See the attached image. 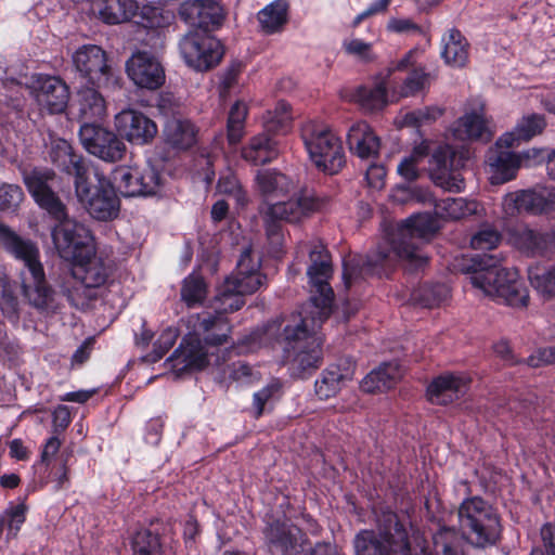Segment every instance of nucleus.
I'll list each match as a JSON object with an SVG mask.
<instances>
[{"label":"nucleus","mask_w":555,"mask_h":555,"mask_svg":"<svg viewBox=\"0 0 555 555\" xmlns=\"http://www.w3.org/2000/svg\"><path fill=\"white\" fill-rule=\"evenodd\" d=\"M51 218L57 222L52 230V238L62 258L72 261L87 247H93L91 232L85 224L68 217L66 206L63 217Z\"/></svg>","instance_id":"obj_16"},{"label":"nucleus","mask_w":555,"mask_h":555,"mask_svg":"<svg viewBox=\"0 0 555 555\" xmlns=\"http://www.w3.org/2000/svg\"><path fill=\"white\" fill-rule=\"evenodd\" d=\"M468 159V151L450 145L440 146L433 155L431 179L434 183L449 192H462L465 183L460 173Z\"/></svg>","instance_id":"obj_15"},{"label":"nucleus","mask_w":555,"mask_h":555,"mask_svg":"<svg viewBox=\"0 0 555 555\" xmlns=\"http://www.w3.org/2000/svg\"><path fill=\"white\" fill-rule=\"evenodd\" d=\"M256 185L266 201V207L280 198H287L295 189L294 182L284 173L273 169L258 170Z\"/></svg>","instance_id":"obj_29"},{"label":"nucleus","mask_w":555,"mask_h":555,"mask_svg":"<svg viewBox=\"0 0 555 555\" xmlns=\"http://www.w3.org/2000/svg\"><path fill=\"white\" fill-rule=\"evenodd\" d=\"M397 173L403 181L416 183V146L400 159L397 166Z\"/></svg>","instance_id":"obj_58"},{"label":"nucleus","mask_w":555,"mask_h":555,"mask_svg":"<svg viewBox=\"0 0 555 555\" xmlns=\"http://www.w3.org/2000/svg\"><path fill=\"white\" fill-rule=\"evenodd\" d=\"M276 156L275 143L266 134H258L251 138L248 145L242 150V157L253 165H263Z\"/></svg>","instance_id":"obj_39"},{"label":"nucleus","mask_w":555,"mask_h":555,"mask_svg":"<svg viewBox=\"0 0 555 555\" xmlns=\"http://www.w3.org/2000/svg\"><path fill=\"white\" fill-rule=\"evenodd\" d=\"M418 292V307L424 308H435L448 297V288L443 284L426 285Z\"/></svg>","instance_id":"obj_49"},{"label":"nucleus","mask_w":555,"mask_h":555,"mask_svg":"<svg viewBox=\"0 0 555 555\" xmlns=\"http://www.w3.org/2000/svg\"><path fill=\"white\" fill-rule=\"evenodd\" d=\"M179 15L192 26L209 29L221 24L223 10L216 0H185L180 4Z\"/></svg>","instance_id":"obj_26"},{"label":"nucleus","mask_w":555,"mask_h":555,"mask_svg":"<svg viewBox=\"0 0 555 555\" xmlns=\"http://www.w3.org/2000/svg\"><path fill=\"white\" fill-rule=\"evenodd\" d=\"M544 150L529 149L522 153L511 151H490L487 164L490 169V182L503 184L516 178L519 168L530 166L532 160L543 158Z\"/></svg>","instance_id":"obj_20"},{"label":"nucleus","mask_w":555,"mask_h":555,"mask_svg":"<svg viewBox=\"0 0 555 555\" xmlns=\"http://www.w3.org/2000/svg\"><path fill=\"white\" fill-rule=\"evenodd\" d=\"M262 537L270 555H308L306 532L287 519H267Z\"/></svg>","instance_id":"obj_13"},{"label":"nucleus","mask_w":555,"mask_h":555,"mask_svg":"<svg viewBox=\"0 0 555 555\" xmlns=\"http://www.w3.org/2000/svg\"><path fill=\"white\" fill-rule=\"evenodd\" d=\"M354 555H412L409 533L395 521L390 529L359 531L353 539Z\"/></svg>","instance_id":"obj_12"},{"label":"nucleus","mask_w":555,"mask_h":555,"mask_svg":"<svg viewBox=\"0 0 555 555\" xmlns=\"http://www.w3.org/2000/svg\"><path fill=\"white\" fill-rule=\"evenodd\" d=\"M238 74V66H232L223 73L218 86V91L222 100H225L227 95L237 86Z\"/></svg>","instance_id":"obj_63"},{"label":"nucleus","mask_w":555,"mask_h":555,"mask_svg":"<svg viewBox=\"0 0 555 555\" xmlns=\"http://www.w3.org/2000/svg\"><path fill=\"white\" fill-rule=\"evenodd\" d=\"M416 55L414 51H410L402 57L396 65L397 70H409L411 75L405 79V86L403 87L402 94H413L416 90V78L415 73Z\"/></svg>","instance_id":"obj_56"},{"label":"nucleus","mask_w":555,"mask_h":555,"mask_svg":"<svg viewBox=\"0 0 555 555\" xmlns=\"http://www.w3.org/2000/svg\"><path fill=\"white\" fill-rule=\"evenodd\" d=\"M348 101L361 104H387V87L384 79L377 80L373 86L358 87Z\"/></svg>","instance_id":"obj_44"},{"label":"nucleus","mask_w":555,"mask_h":555,"mask_svg":"<svg viewBox=\"0 0 555 555\" xmlns=\"http://www.w3.org/2000/svg\"><path fill=\"white\" fill-rule=\"evenodd\" d=\"M531 286L544 298L555 296V266L550 268L531 267L528 271Z\"/></svg>","instance_id":"obj_41"},{"label":"nucleus","mask_w":555,"mask_h":555,"mask_svg":"<svg viewBox=\"0 0 555 555\" xmlns=\"http://www.w3.org/2000/svg\"><path fill=\"white\" fill-rule=\"evenodd\" d=\"M260 267V258L254 257L250 248L243 250L235 273L224 281L228 289H235L236 293L243 296L258 291L266 282V276L261 274Z\"/></svg>","instance_id":"obj_21"},{"label":"nucleus","mask_w":555,"mask_h":555,"mask_svg":"<svg viewBox=\"0 0 555 555\" xmlns=\"http://www.w3.org/2000/svg\"><path fill=\"white\" fill-rule=\"evenodd\" d=\"M113 183L124 196H151L160 188V176L151 166H118L112 172Z\"/></svg>","instance_id":"obj_17"},{"label":"nucleus","mask_w":555,"mask_h":555,"mask_svg":"<svg viewBox=\"0 0 555 555\" xmlns=\"http://www.w3.org/2000/svg\"><path fill=\"white\" fill-rule=\"evenodd\" d=\"M179 48L186 65L199 72L218 65L224 53L223 46L217 38L197 31L184 35Z\"/></svg>","instance_id":"obj_14"},{"label":"nucleus","mask_w":555,"mask_h":555,"mask_svg":"<svg viewBox=\"0 0 555 555\" xmlns=\"http://www.w3.org/2000/svg\"><path fill=\"white\" fill-rule=\"evenodd\" d=\"M416 214L385 230L382 241L363 263L367 273L382 274L400 264L413 271L416 263Z\"/></svg>","instance_id":"obj_4"},{"label":"nucleus","mask_w":555,"mask_h":555,"mask_svg":"<svg viewBox=\"0 0 555 555\" xmlns=\"http://www.w3.org/2000/svg\"><path fill=\"white\" fill-rule=\"evenodd\" d=\"M546 120L543 115L528 114L522 116L516 124L518 135L524 142L543 133L546 128Z\"/></svg>","instance_id":"obj_46"},{"label":"nucleus","mask_w":555,"mask_h":555,"mask_svg":"<svg viewBox=\"0 0 555 555\" xmlns=\"http://www.w3.org/2000/svg\"><path fill=\"white\" fill-rule=\"evenodd\" d=\"M0 309L10 319H16L17 298L13 295L8 284L0 279Z\"/></svg>","instance_id":"obj_59"},{"label":"nucleus","mask_w":555,"mask_h":555,"mask_svg":"<svg viewBox=\"0 0 555 555\" xmlns=\"http://www.w3.org/2000/svg\"><path fill=\"white\" fill-rule=\"evenodd\" d=\"M28 89L39 103L67 104L70 99L68 86L55 76L36 74L31 77Z\"/></svg>","instance_id":"obj_28"},{"label":"nucleus","mask_w":555,"mask_h":555,"mask_svg":"<svg viewBox=\"0 0 555 555\" xmlns=\"http://www.w3.org/2000/svg\"><path fill=\"white\" fill-rule=\"evenodd\" d=\"M434 545L437 552L443 555H462L460 551L459 532L451 527H441L433 534Z\"/></svg>","instance_id":"obj_45"},{"label":"nucleus","mask_w":555,"mask_h":555,"mask_svg":"<svg viewBox=\"0 0 555 555\" xmlns=\"http://www.w3.org/2000/svg\"><path fill=\"white\" fill-rule=\"evenodd\" d=\"M73 63L86 83L90 85L85 89H78L76 101L86 104H99L104 102L102 94L95 89L107 80L106 53L99 46L86 44L80 47L73 54Z\"/></svg>","instance_id":"obj_10"},{"label":"nucleus","mask_w":555,"mask_h":555,"mask_svg":"<svg viewBox=\"0 0 555 555\" xmlns=\"http://www.w3.org/2000/svg\"><path fill=\"white\" fill-rule=\"evenodd\" d=\"M311 264L307 274L311 286V309L306 315L292 314L275 320L263 330L261 340L275 339L283 347L284 359L292 375L305 378L322 363L323 338L318 328L332 312L334 292L330 285L332 264L325 246L315 242L309 248Z\"/></svg>","instance_id":"obj_1"},{"label":"nucleus","mask_w":555,"mask_h":555,"mask_svg":"<svg viewBox=\"0 0 555 555\" xmlns=\"http://www.w3.org/2000/svg\"><path fill=\"white\" fill-rule=\"evenodd\" d=\"M178 338V332L173 327L164 330L154 344L153 352L151 353L152 361H157L175 345Z\"/></svg>","instance_id":"obj_57"},{"label":"nucleus","mask_w":555,"mask_h":555,"mask_svg":"<svg viewBox=\"0 0 555 555\" xmlns=\"http://www.w3.org/2000/svg\"><path fill=\"white\" fill-rule=\"evenodd\" d=\"M416 198V183L415 182H400L391 190L390 199L400 205L414 202Z\"/></svg>","instance_id":"obj_60"},{"label":"nucleus","mask_w":555,"mask_h":555,"mask_svg":"<svg viewBox=\"0 0 555 555\" xmlns=\"http://www.w3.org/2000/svg\"><path fill=\"white\" fill-rule=\"evenodd\" d=\"M197 130L186 119L172 118L165 126L167 141L175 147L185 150L196 142Z\"/></svg>","instance_id":"obj_38"},{"label":"nucleus","mask_w":555,"mask_h":555,"mask_svg":"<svg viewBox=\"0 0 555 555\" xmlns=\"http://www.w3.org/2000/svg\"><path fill=\"white\" fill-rule=\"evenodd\" d=\"M24 198L21 186L16 184H3L0 186V209L15 210Z\"/></svg>","instance_id":"obj_54"},{"label":"nucleus","mask_w":555,"mask_h":555,"mask_svg":"<svg viewBox=\"0 0 555 555\" xmlns=\"http://www.w3.org/2000/svg\"><path fill=\"white\" fill-rule=\"evenodd\" d=\"M106 106H81L80 141L88 153L106 163H117L126 154L127 146L113 131L101 127Z\"/></svg>","instance_id":"obj_8"},{"label":"nucleus","mask_w":555,"mask_h":555,"mask_svg":"<svg viewBox=\"0 0 555 555\" xmlns=\"http://www.w3.org/2000/svg\"><path fill=\"white\" fill-rule=\"evenodd\" d=\"M501 242L500 233L492 228H485L475 233L470 238V246L477 250H490Z\"/></svg>","instance_id":"obj_51"},{"label":"nucleus","mask_w":555,"mask_h":555,"mask_svg":"<svg viewBox=\"0 0 555 555\" xmlns=\"http://www.w3.org/2000/svg\"><path fill=\"white\" fill-rule=\"evenodd\" d=\"M63 440L59 435L52 434V436L46 441L42 447L40 454V462L44 465L46 469L54 470V464L60 463V456L56 455L60 452Z\"/></svg>","instance_id":"obj_52"},{"label":"nucleus","mask_w":555,"mask_h":555,"mask_svg":"<svg viewBox=\"0 0 555 555\" xmlns=\"http://www.w3.org/2000/svg\"><path fill=\"white\" fill-rule=\"evenodd\" d=\"M207 296V285L198 274H190L183 280L181 299L189 307L202 305Z\"/></svg>","instance_id":"obj_42"},{"label":"nucleus","mask_w":555,"mask_h":555,"mask_svg":"<svg viewBox=\"0 0 555 555\" xmlns=\"http://www.w3.org/2000/svg\"><path fill=\"white\" fill-rule=\"evenodd\" d=\"M402 377L397 362H386L372 370L361 382V389L367 393L382 392L392 388Z\"/></svg>","instance_id":"obj_36"},{"label":"nucleus","mask_w":555,"mask_h":555,"mask_svg":"<svg viewBox=\"0 0 555 555\" xmlns=\"http://www.w3.org/2000/svg\"><path fill=\"white\" fill-rule=\"evenodd\" d=\"M52 163L75 177L79 181L88 175V167L82 157L74 153L72 145L66 140H56L50 151Z\"/></svg>","instance_id":"obj_35"},{"label":"nucleus","mask_w":555,"mask_h":555,"mask_svg":"<svg viewBox=\"0 0 555 555\" xmlns=\"http://www.w3.org/2000/svg\"><path fill=\"white\" fill-rule=\"evenodd\" d=\"M27 506L23 503L5 511V524L8 525V538H15L26 519Z\"/></svg>","instance_id":"obj_55"},{"label":"nucleus","mask_w":555,"mask_h":555,"mask_svg":"<svg viewBox=\"0 0 555 555\" xmlns=\"http://www.w3.org/2000/svg\"><path fill=\"white\" fill-rule=\"evenodd\" d=\"M428 206V209H418V241H429L440 229L439 218L462 219L475 215L479 210V203L463 197H447L437 202L429 192L418 189V205Z\"/></svg>","instance_id":"obj_9"},{"label":"nucleus","mask_w":555,"mask_h":555,"mask_svg":"<svg viewBox=\"0 0 555 555\" xmlns=\"http://www.w3.org/2000/svg\"><path fill=\"white\" fill-rule=\"evenodd\" d=\"M528 365L540 367L555 363V345L538 349L527 359Z\"/></svg>","instance_id":"obj_64"},{"label":"nucleus","mask_w":555,"mask_h":555,"mask_svg":"<svg viewBox=\"0 0 555 555\" xmlns=\"http://www.w3.org/2000/svg\"><path fill=\"white\" fill-rule=\"evenodd\" d=\"M114 124L118 134L132 144H146L157 133L156 124L144 114L131 107H127L116 114Z\"/></svg>","instance_id":"obj_22"},{"label":"nucleus","mask_w":555,"mask_h":555,"mask_svg":"<svg viewBox=\"0 0 555 555\" xmlns=\"http://www.w3.org/2000/svg\"><path fill=\"white\" fill-rule=\"evenodd\" d=\"M247 106H231L228 116V140L232 145L237 144L244 135V125Z\"/></svg>","instance_id":"obj_48"},{"label":"nucleus","mask_w":555,"mask_h":555,"mask_svg":"<svg viewBox=\"0 0 555 555\" xmlns=\"http://www.w3.org/2000/svg\"><path fill=\"white\" fill-rule=\"evenodd\" d=\"M158 547V539L149 530L138 531L132 540L133 555H152Z\"/></svg>","instance_id":"obj_53"},{"label":"nucleus","mask_w":555,"mask_h":555,"mask_svg":"<svg viewBox=\"0 0 555 555\" xmlns=\"http://www.w3.org/2000/svg\"><path fill=\"white\" fill-rule=\"evenodd\" d=\"M462 538L474 547L495 545L502 533L496 511L483 499L473 496L464 500L457 511Z\"/></svg>","instance_id":"obj_6"},{"label":"nucleus","mask_w":555,"mask_h":555,"mask_svg":"<svg viewBox=\"0 0 555 555\" xmlns=\"http://www.w3.org/2000/svg\"><path fill=\"white\" fill-rule=\"evenodd\" d=\"M543 197L540 191L519 190L503 197L502 207L506 215L515 216L520 212L540 215L545 212Z\"/></svg>","instance_id":"obj_33"},{"label":"nucleus","mask_w":555,"mask_h":555,"mask_svg":"<svg viewBox=\"0 0 555 555\" xmlns=\"http://www.w3.org/2000/svg\"><path fill=\"white\" fill-rule=\"evenodd\" d=\"M514 242L524 251L542 254L547 244L546 235L528 228H519L514 233Z\"/></svg>","instance_id":"obj_43"},{"label":"nucleus","mask_w":555,"mask_h":555,"mask_svg":"<svg viewBox=\"0 0 555 555\" xmlns=\"http://www.w3.org/2000/svg\"><path fill=\"white\" fill-rule=\"evenodd\" d=\"M243 305V295L235 289H228L227 284L223 283L215 298V313L203 311L186 318L189 333L167 360L170 367L178 375L186 371L204 369L209 363L208 348L228 341L231 326L224 314L237 311Z\"/></svg>","instance_id":"obj_2"},{"label":"nucleus","mask_w":555,"mask_h":555,"mask_svg":"<svg viewBox=\"0 0 555 555\" xmlns=\"http://www.w3.org/2000/svg\"><path fill=\"white\" fill-rule=\"evenodd\" d=\"M441 57L453 68H463L469 61V43L460 30L449 29L441 39Z\"/></svg>","instance_id":"obj_34"},{"label":"nucleus","mask_w":555,"mask_h":555,"mask_svg":"<svg viewBox=\"0 0 555 555\" xmlns=\"http://www.w3.org/2000/svg\"><path fill=\"white\" fill-rule=\"evenodd\" d=\"M467 379L455 375L437 377L427 388V397L431 403L448 404L463 396Z\"/></svg>","instance_id":"obj_32"},{"label":"nucleus","mask_w":555,"mask_h":555,"mask_svg":"<svg viewBox=\"0 0 555 555\" xmlns=\"http://www.w3.org/2000/svg\"><path fill=\"white\" fill-rule=\"evenodd\" d=\"M354 369L356 363L350 358L339 359L328 365L315 382L317 396L322 400L334 397L345 382L353 378Z\"/></svg>","instance_id":"obj_27"},{"label":"nucleus","mask_w":555,"mask_h":555,"mask_svg":"<svg viewBox=\"0 0 555 555\" xmlns=\"http://www.w3.org/2000/svg\"><path fill=\"white\" fill-rule=\"evenodd\" d=\"M70 411L66 405H57L52 412V434L61 435L70 424Z\"/></svg>","instance_id":"obj_62"},{"label":"nucleus","mask_w":555,"mask_h":555,"mask_svg":"<svg viewBox=\"0 0 555 555\" xmlns=\"http://www.w3.org/2000/svg\"><path fill=\"white\" fill-rule=\"evenodd\" d=\"M0 243L15 259L23 262L20 279L24 296L33 306L46 307L51 297V288L46 280L38 246L30 240L21 237L1 222Z\"/></svg>","instance_id":"obj_5"},{"label":"nucleus","mask_w":555,"mask_h":555,"mask_svg":"<svg viewBox=\"0 0 555 555\" xmlns=\"http://www.w3.org/2000/svg\"><path fill=\"white\" fill-rule=\"evenodd\" d=\"M450 131L460 141L489 143L496 128L491 117L481 111H473L455 120Z\"/></svg>","instance_id":"obj_23"},{"label":"nucleus","mask_w":555,"mask_h":555,"mask_svg":"<svg viewBox=\"0 0 555 555\" xmlns=\"http://www.w3.org/2000/svg\"><path fill=\"white\" fill-rule=\"evenodd\" d=\"M56 175L49 168H34L24 172V183L36 204L50 217H63L65 204L54 192Z\"/></svg>","instance_id":"obj_19"},{"label":"nucleus","mask_w":555,"mask_h":555,"mask_svg":"<svg viewBox=\"0 0 555 555\" xmlns=\"http://www.w3.org/2000/svg\"><path fill=\"white\" fill-rule=\"evenodd\" d=\"M92 10L103 23L116 25L134 17L139 5L135 0H93Z\"/></svg>","instance_id":"obj_31"},{"label":"nucleus","mask_w":555,"mask_h":555,"mask_svg":"<svg viewBox=\"0 0 555 555\" xmlns=\"http://www.w3.org/2000/svg\"><path fill=\"white\" fill-rule=\"evenodd\" d=\"M288 17V2L274 0L257 14L260 28L266 34H275L283 29Z\"/></svg>","instance_id":"obj_37"},{"label":"nucleus","mask_w":555,"mask_h":555,"mask_svg":"<svg viewBox=\"0 0 555 555\" xmlns=\"http://www.w3.org/2000/svg\"><path fill=\"white\" fill-rule=\"evenodd\" d=\"M175 21L173 11L156 5H143L139 13V23L144 28L162 30Z\"/></svg>","instance_id":"obj_40"},{"label":"nucleus","mask_w":555,"mask_h":555,"mask_svg":"<svg viewBox=\"0 0 555 555\" xmlns=\"http://www.w3.org/2000/svg\"><path fill=\"white\" fill-rule=\"evenodd\" d=\"M96 178L95 186L88 182V175L79 181H74L77 199L92 218L100 221L112 220L119 214V197L109 180L99 173Z\"/></svg>","instance_id":"obj_11"},{"label":"nucleus","mask_w":555,"mask_h":555,"mask_svg":"<svg viewBox=\"0 0 555 555\" xmlns=\"http://www.w3.org/2000/svg\"><path fill=\"white\" fill-rule=\"evenodd\" d=\"M217 190L219 193L232 196L238 205L243 206L246 203V194L242 190L237 178L231 171L219 178Z\"/></svg>","instance_id":"obj_50"},{"label":"nucleus","mask_w":555,"mask_h":555,"mask_svg":"<svg viewBox=\"0 0 555 555\" xmlns=\"http://www.w3.org/2000/svg\"><path fill=\"white\" fill-rule=\"evenodd\" d=\"M280 388L279 382H272L254 395V408L257 417L263 413L264 404L280 391Z\"/></svg>","instance_id":"obj_61"},{"label":"nucleus","mask_w":555,"mask_h":555,"mask_svg":"<svg viewBox=\"0 0 555 555\" xmlns=\"http://www.w3.org/2000/svg\"><path fill=\"white\" fill-rule=\"evenodd\" d=\"M126 69L129 78L141 88L156 89L165 81L160 63L146 52H137L128 60Z\"/></svg>","instance_id":"obj_25"},{"label":"nucleus","mask_w":555,"mask_h":555,"mask_svg":"<svg viewBox=\"0 0 555 555\" xmlns=\"http://www.w3.org/2000/svg\"><path fill=\"white\" fill-rule=\"evenodd\" d=\"M330 197L317 194L312 191H302L298 195L284 199L280 198L270 203L264 208V214L272 220L299 221L309 214L322 211L330 205Z\"/></svg>","instance_id":"obj_18"},{"label":"nucleus","mask_w":555,"mask_h":555,"mask_svg":"<svg viewBox=\"0 0 555 555\" xmlns=\"http://www.w3.org/2000/svg\"><path fill=\"white\" fill-rule=\"evenodd\" d=\"M492 255L462 257L455 260L454 268L465 274L473 287L485 296L500 300L512 307H527L529 293L515 268H500Z\"/></svg>","instance_id":"obj_3"},{"label":"nucleus","mask_w":555,"mask_h":555,"mask_svg":"<svg viewBox=\"0 0 555 555\" xmlns=\"http://www.w3.org/2000/svg\"><path fill=\"white\" fill-rule=\"evenodd\" d=\"M292 119L291 106H273V108L268 109L264 115V127L268 131L285 132Z\"/></svg>","instance_id":"obj_47"},{"label":"nucleus","mask_w":555,"mask_h":555,"mask_svg":"<svg viewBox=\"0 0 555 555\" xmlns=\"http://www.w3.org/2000/svg\"><path fill=\"white\" fill-rule=\"evenodd\" d=\"M300 135L310 159L318 169L335 175L344 167L346 159L341 141L325 121L306 120L301 125Z\"/></svg>","instance_id":"obj_7"},{"label":"nucleus","mask_w":555,"mask_h":555,"mask_svg":"<svg viewBox=\"0 0 555 555\" xmlns=\"http://www.w3.org/2000/svg\"><path fill=\"white\" fill-rule=\"evenodd\" d=\"M72 274L87 288L103 286L111 275V267L94 253V247H87L83 254L72 260Z\"/></svg>","instance_id":"obj_24"},{"label":"nucleus","mask_w":555,"mask_h":555,"mask_svg":"<svg viewBox=\"0 0 555 555\" xmlns=\"http://www.w3.org/2000/svg\"><path fill=\"white\" fill-rule=\"evenodd\" d=\"M347 142L351 153L362 159L379 154L380 140L365 121H357L349 128Z\"/></svg>","instance_id":"obj_30"}]
</instances>
